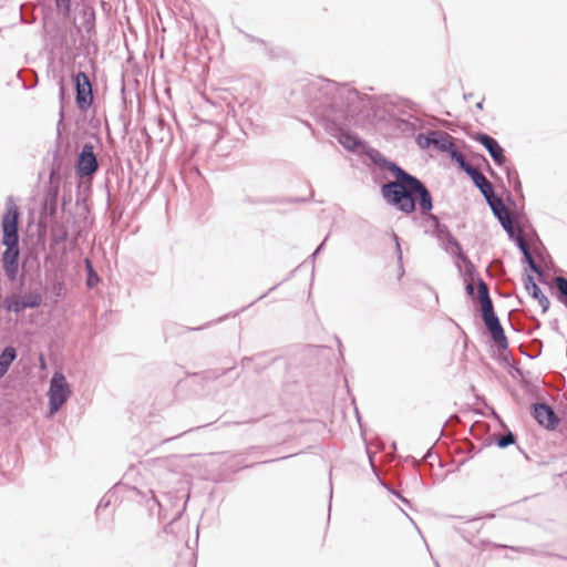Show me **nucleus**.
I'll return each instance as SVG.
<instances>
[{"label": "nucleus", "mask_w": 567, "mask_h": 567, "mask_svg": "<svg viewBox=\"0 0 567 567\" xmlns=\"http://www.w3.org/2000/svg\"><path fill=\"white\" fill-rule=\"evenodd\" d=\"M369 157L373 164L388 171L394 177L393 181L381 185L380 192L384 202L404 215H412L419 210L425 233L435 237L441 248L455 261H463L464 256L467 255L461 243L453 236L449 227L432 213L433 197L425 183L377 150L371 151Z\"/></svg>", "instance_id": "1"}, {"label": "nucleus", "mask_w": 567, "mask_h": 567, "mask_svg": "<svg viewBox=\"0 0 567 567\" xmlns=\"http://www.w3.org/2000/svg\"><path fill=\"white\" fill-rule=\"evenodd\" d=\"M303 105L324 131L336 137L348 151L357 152L363 145L355 133L346 130L357 122V116L372 107V99L348 84L317 78L301 89Z\"/></svg>", "instance_id": "2"}, {"label": "nucleus", "mask_w": 567, "mask_h": 567, "mask_svg": "<svg viewBox=\"0 0 567 567\" xmlns=\"http://www.w3.org/2000/svg\"><path fill=\"white\" fill-rule=\"evenodd\" d=\"M455 266L464 279L467 297L473 301H480L482 320L495 347L499 351H506L508 349V339L499 318L495 313L487 284L482 279L468 256H464V260L461 262L455 261Z\"/></svg>", "instance_id": "3"}, {"label": "nucleus", "mask_w": 567, "mask_h": 567, "mask_svg": "<svg viewBox=\"0 0 567 567\" xmlns=\"http://www.w3.org/2000/svg\"><path fill=\"white\" fill-rule=\"evenodd\" d=\"M20 209L13 196L6 199V212L1 220L2 245L6 247L1 256L2 268L6 277L14 281L19 274L20 260Z\"/></svg>", "instance_id": "4"}, {"label": "nucleus", "mask_w": 567, "mask_h": 567, "mask_svg": "<svg viewBox=\"0 0 567 567\" xmlns=\"http://www.w3.org/2000/svg\"><path fill=\"white\" fill-rule=\"evenodd\" d=\"M71 394L72 391L65 375L62 372H54L48 391L50 414H56L70 399Z\"/></svg>", "instance_id": "5"}, {"label": "nucleus", "mask_w": 567, "mask_h": 567, "mask_svg": "<svg viewBox=\"0 0 567 567\" xmlns=\"http://www.w3.org/2000/svg\"><path fill=\"white\" fill-rule=\"evenodd\" d=\"M75 104L81 113H86L94 103L92 82L84 71H78L73 75Z\"/></svg>", "instance_id": "6"}, {"label": "nucleus", "mask_w": 567, "mask_h": 567, "mask_svg": "<svg viewBox=\"0 0 567 567\" xmlns=\"http://www.w3.org/2000/svg\"><path fill=\"white\" fill-rule=\"evenodd\" d=\"M100 164L94 153L92 143L86 142L82 145L75 162V174L80 178L93 177L99 171Z\"/></svg>", "instance_id": "7"}, {"label": "nucleus", "mask_w": 567, "mask_h": 567, "mask_svg": "<svg viewBox=\"0 0 567 567\" xmlns=\"http://www.w3.org/2000/svg\"><path fill=\"white\" fill-rule=\"evenodd\" d=\"M61 176L59 169L52 168L49 174V182L43 197L42 212L50 218L58 213V200L60 195Z\"/></svg>", "instance_id": "8"}, {"label": "nucleus", "mask_w": 567, "mask_h": 567, "mask_svg": "<svg viewBox=\"0 0 567 567\" xmlns=\"http://www.w3.org/2000/svg\"><path fill=\"white\" fill-rule=\"evenodd\" d=\"M42 303V296L39 292H29L24 296L11 293L2 300V308L8 312L21 313L25 309L39 308Z\"/></svg>", "instance_id": "9"}, {"label": "nucleus", "mask_w": 567, "mask_h": 567, "mask_svg": "<svg viewBox=\"0 0 567 567\" xmlns=\"http://www.w3.org/2000/svg\"><path fill=\"white\" fill-rule=\"evenodd\" d=\"M396 106L399 112L403 115H408V117L396 118L395 128L404 135L414 134V132L422 125V121L417 116L410 113L415 110V103L411 100L402 99L398 102Z\"/></svg>", "instance_id": "10"}, {"label": "nucleus", "mask_w": 567, "mask_h": 567, "mask_svg": "<svg viewBox=\"0 0 567 567\" xmlns=\"http://www.w3.org/2000/svg\"><path fill=\"white\" fill-rule=\"evenodd\" d=\"M473 140L487 151L496 166L503 167L507 163L505 150L496 138L487 133L477 132L474 134Z\"/></svg>", "instance_id": "11"}, {"label": "nucleus", "mask_w": 567, "mask_h": 567, "mask_svg": "<svg viewBox=\"0 0 567 567\" xmlns=\"http://www.w3.org/2000/svg\"><path fill=\"white\" fill-rule=\"evenodd\" d=\"M532 416L546 430H555L560 420L554 409L545 402H536L532 404Z\"/></svg>", "instance_id": "12"}, {"label": "nucleus", "mask_w": 567, "mask_h": 567, "mask_svg": "<svg viewBox=\"0 0 567 567\" xmlns=\"http://www.w3.org/2000/svg\"><path fill=\"white\" fill-rule=\"evenodd\" d=\"M72 219V215H69L66 217L61 216L60 218H56L55 216L51 218L50 240L52 245L58 246L68 240L69 225Z\"/></svg>", "instance_id": "13"}, {"label": "nucleus", "mask_w": 567, "mask_h": 567, "mask_svg": "<svg viewBox=\"0 0 567 567\" xmlns=\"http://www.w3.org/2000/svg\"><path fill=\"white\" fill-rule=\"evenodd\" d=\"M523 282L530 297L538 301L539 306L542 307V311L546 312L550 306L549 299L543 293L539 286L535 282L534 277L529 274H526L523 277Z\"/></svg>", "instance_id": "14"}, {"label": "nucleus", "mask_w": 567, "mask_h": 567, "mask_svg": "<svg viewBox=\"0 0 567 567\" xmlns=\"http://www.w3.org/2000/svg\"><path fill=\"white\" fill-rule=\"evenodd\" d=\"M239 110H240V120H237V112H235L233 115V121L235 124H237L239 126L240 134L244 136H247L248 135L247 128L251 127L254 124L251 114H255L257 111L252 104H248L247 106L239 105Z\"/></svg>", "instance_id": "15"}, {"label": "nucleus", "mask_w": 567, "mask_h": 567, "mask_svg": "<svg viewBox=\"0 0 567 567\" xmlns=\"http://www.w3.org/2000/svg\"><path fill=\"white\" fill-rule=\"evenodd\" d=\"M508 238L515 244L522 255H525L530 251V248L525 239V231L522 225H516L512 227V230L505 231Z\"/></svg>", "instance_id": "16"}, {"label": "nucleus", "mask_w": 567, "mask_h": 567, "mask_svg": "<svg viewBox=\"0 0 567 567\" xmlns=\"http://www.w3.org/2000/svg\"><path fill=\"white\" fill-rule=\"evenodd\" d=\"M508 238L515 244L522 255H525L530 251V248L525 239V231L522 225H516L512 227V230L505 231Z\"/></svg>", "instance_id": "17"}, {"label": "nucleus", "mask_w": 567, "mask_h": 567, "mask_svg": "<svg viewBox=\"0 0 567 567\" xmlns=\"http://www.w3.org/2000/svg\"><path fill=\"white\" fill-rule=\"evenodd\" d=\"M18 351L12 346L4 347L0 352V379H2L16 361Z\"/></svg>", "instance_id": "18"}, {"label": "nucleus", "mask_w": 567, "mask_h": 567, "mask_svg": "<svg viewBox=\"0 0 567 567\" xmlns=\"http://www.w3.org/2000/svg\"><path fill=\"white\" fill-rule=\"evenodd\" d=\"M432 137V146L437 150L439 152H445L450 150L451 145L453 144L452 136L440 130H431Z\"/></svg>", "instance_id": "19"}, {"label": "nucleus", "mask_w": 567, "mask_h": 567, "mask_svg": "<svg viewBox=\"0 0 567 567\" xmlns=\"http://www.w3.org/2000/svg\"><path fill=\"white\" fill-rule=\"evenodd\" d=\"M82 27L87 34L95 30V10L92 6L84 4L81 12Z\"/></svg>", "instance_id": "20"}, {"label": "nucleus", "mask_w": 567, "mask_h": 567, "mask_svg": "<svg viewBox=\"0 0 567 567\" xmlns=\"http://www.w3.org/2000/svg\"><path fill=\"white\" fill-rule=\"evenodd\" d=\"M492 213L505 231L512 230V227L515 226L513 223V216H511L505 204H503L502 207L494 209Z\"/></svg>", "instance_id": "21"}, {"label": "nucleus", "mask_w": 567, "mask_h": 567, "mask_svg": "<svg viewBox=\"0 0 567 567\" xmlns=\"http://www.w3.org/2000/svg\"><path fill=\"white\" fill-rule=\"evenodd\" d=\"M507 182L513 187L514 192L523 195V186L517 169L513 165L505 164L504 166Z\"/></svg>", "instance_id": "22"}, {"label": "nucleus", "mask_w": 567, "mask_h": 567, "mask_svg": "<svg viewBox=\"0 0 567 567\" xmlns=\"http://www.w3.org/2000/svg\"><path fill=\"white\" fill-rule=\"evenodd\" d=\"M84 266H85V272H86L85 285L89 289H93L100 282V276L97 275L96 270L94 269V266H93L91 259L85 258Z\"/></svg>", "instance_id": "23"}, {"label": "nucleus", "mask_w": 567, "mask_h": 567, "mask_svg": "<svg viewBox=\"0 0 567 567\" xmlns=\"http://www.w3.org/2000/svg\"><path fill=\"white\" fill-rule=\"evenodd\" d=\"M556 284V298L559 302H561L565 307H567V279L565 277L558 276L555 279Z\"/></svg>", "instance_id": "24"}, {"label": "nucleus", "mask_w": 567, "mask_h": 567, "mask_svg": "<svg viewBox=\"0 0 567 567\" xmlns=\"http://www.w3.org/2000/svg\"><path fill=\"white\" fill-rule=\"evenodd\" d=\"M476 188L481 192L482 196L485 197L494 192L492 184L483 175L476 182L473 183Z\"/></svg>", "instance_id": "25"}, {"label": "nucleus", "mask_w": 567, "mask_h": 567, "mask_svg": "<svg viewBox=\"0 0 567 567\" xmlns=\"http://www.w3.org/2000/svg\"><path fill=\"white\" fill-rule=\"evenodd\" d=\"M446 153L449 154L450 158L457 164L458 168L464 163H466L464 155L454 143L451 145L450 150L446 151Z\"/></svg>", "instance_id": "26"}, {"label": "nucleus", "mask_w": 567, "mask_h": 567, "mask_svg": "<svg viewBox=\"0 0 567 567\" xmlns=\"http://www.w3.org/2000/svg\"><path fill=\"white\" fill-rule=\"evenodd\" d=\"M522 261L528 266L530 271L537 274L539 276V278H543L544 275H543L542 268L535 261V259L533 258L530 251L525 254V255H523Z\"/></svg>", "instance_id": "27"}, {"label": "nucleus", "mask_w": 567, "mask_h": 567, "mask_svg": "<svg viewBox=\"0 0 567 567\" xmlns=\"http://www.w3.org/2000/svg\"><path fill=\"white\" fill-rule=\"evenodd\" d=\"M54 6L56 11L63 17H70L72 12V0H54Z\"/></svg>", "instance_id": "28"}, {"label": "nucleus", "mask_w": 567, "mask_h": 567, "mask_svg": "<svg viewBox=\"0 0 567 567\" xmlns=\"http://www.w3.org/2000/svg\"><path fill=\"white\" fill-rule=\"evenodd\" d=\"M460 169H462L472 179L473 183L484 175L481 171L471 165L467 161L460 167Z\"/></svg>", "instance_id": "29"}, {"label": "nucleus", "mask_w": 567, "mask_h": 567, "mask_svg": "<svg viewBox=\"0 0 567 567\" xmlns=\"http://www.w3.org/2000/svg\"><path fill=\"white\" fill-rule=\"evenodd\" d=\"M460 169H462L472 179L473 183L484 175L481 171L471 165L467 161L460 167Z\"/></svg>", "instance_id": "30"}, {"label": "nucleus", "mask_w": 567, "mask_h": 567, "mask_svg": "<svg viewBox=\"0 0 567 567\" xmlns=\"http://www.w3.org/2000/svg\"><path fill=\"white\" fill-rule=\"evenodd\" d=\"M515 442H516V436L514 435V433L511 431H507L504 435H502L501 437H498L495 441V444L499 449H506L509 445L514 444Z\"/></svg>", "instance_id": "31"}, {"label": "nucleus", "mask_w": 567, "mask_h": 567, "mask_svg": "<svg viewBox=\"0 0 567 567\" xmlns=\"http://www.w3.org/2000/svg\"><path fill=\"white\" fill-rule=\"evenodd\" d=\"M432 137L431 131L427 133H419L415 136V142L420 148L425 150L432 146Z\"/></svg>", "instance_id": "32"}, {"label": "nucleus", "mask_w": 567, "mask_h": 567, "mask_svg": "<svg viewBox=\"0 0 567 567\" xmlns=\"http://www.w3.org/2000/svg\"><path fill=\"white\" fill-rule=\"evenodd\" d=\"M493 547L494 548H503V549H511L513 551H516V553H522V554H532L534 555L535 554V549L532 548V547H526V546H508V545H504V544H493Z\"/></svg>", "instance_id": "33"}, {"label": "nucleus", "mask_w": 567, "mask_h": 567, "mask_svg": "<svg viewBox=\"0 0 567 567\" xmlns=\"http://www.w3.org/2000/svg\"><path fill=\"white\" fill-rule=\"evenodd\" d=\"M484 199L486 200V203L492 212L494 209H497L498 207H502V205L504 204L502 198L497 194H495V192L485 196Z\"/></svg>", "instance_id": "34"}, {"label": "nucleus", "mask_w": 567, "mask_h": 567, "mask_svg": "<svg viewBox=\"0 0 567 567\" xmlns=\"http://www.w3.org/2000/svg\"><path fill=\"white\" fill-rule=\"evenodd\" d=\"M64 97H65V85H64L63 79H61L59 81V100H60V103H61V109H60V120H59V123H58V127L62 124L63 116H64V113H63V101H64Z\"/></svg>", "instance_id": "35"}, {"label": "nucleus", "mask_w": 567, "mask_h": 567, "mask_svg": "<svg viewBox=\"0 0 567 567\" xmlns=\"http://www.w3.org/2000/svg\"><path fill=\"white\" fill-rule=\"evenodd\" d=\"M511 216H513V223L515 226L519 224L525 229V225L528 223V219L523 212L515 209L513 213H511Z\"/></svg>", "instance_id": "36"}, {"label": "nucleus", "mask_w": 567, "mask_h": 567, "mask_svg": "<svg viewBox=\"0 0 567 567\" xmlns=\"http://www.w3.org/2000/svg\"><path fill=\"white\" fill-rule=\"evenodd\" d=\"M112 497H113V494L106 493L99 502V504L96 506V512H100L101 509L109 507L112 503Z\"/></svg>", "instance_id": "37"}, {"label": "nucleus", "mask_w": 567, "mask_h": 567, "mask_svg": "<svg viewBox=\"0 0 567 567\" xmlns=\"http://www.w3.org/2000/svg\"><path fill=\"white\" fill-rule=\"evenodd\" d=\"M393 239L395 241V252H396L398 261L400 264L401 275H403L402 250H401V246H400V243H399V237H398L396 234H393Z\"/></svg>", "instance_id": "38"}, {"label": "nucleus", "mask_w": 567, "mask_h": 567, "mask_svg": "<svg viewBox=\"0 0 567 567\" xmlns=\"http://www.w3.org/2000/svg\"><path fill=\"white\" fill-rule=\"evenodd\" d=\"M382 486H384L392 495H394L395 497H398L399 499H401L403 503L408 504L409 501L403 497L399 492L392 489L391 487H389L388 485H385L383 482H381Z\"/></svg>", "instance_id": "39"}, {"label": "nucleus", "mask_w": 567, "mask_h": 567, "mask_svg": "<svg viewBox=\"0 0 567 567\" xmlns=\"http://www.w3.org/2000/svg\"><path fill=\"white\" fill-rule=\"evenodd\" d=\"M240 32H241V33L244 34V37H245L248 41H250V42H256V43H259V44H261V45H265V44H266V43H265V41H264L262 39L256 38V37L251 35V34H249V33H246V32H244V31H240Z\"/></svg>", "instance_id": "40"}, {"label": "nucleus", "mask_w": 567, "mask_h": 567, "mask_svg": "<svg viewBox=\"0 0 567 567\" xmlns=\"http://www.w3.org/2000/svg\"><path fill=\"white\" fill-rule=\"evenodd\" d=\"M209 324H210V322H208L206 324H203V326H199V327H195V328L182 327V331L181 332L199 331V330L205 329Z\"/></svg>", "instance_id": "41"}, {"label": "nucleus", "mask_w": 567, "mask_h": 567, "mask_svg": "<svg viewBox=\"0 0 567 567\" xmlns=\"http://www.w3.org/2000/svg\"><path fill=\"white\" fill-rule=\"evenodd\" d=\"M328 239V236L322 240V243L316 248V250L312 252V255L310 256L312 259L316 258V256L321 251V249L323 248L326 241Z\"/></svg>", "instance_id": "42"}, {"label": "nucleus", "mask_w": 567, "mask_h": 567, "mask_svg": "<svg viewBox=\"0 0 567 567\" xmlns=\"http://www.w3.org/2000/svg\"><path fill=\"white\" fill-rule=\"evenodd\" d=\"M482 158L484 159V162L486 163L487 165V172L491 174L492 177H496V173L494 172V169L491 167V165L488 164V161L482 156Z\"/></svg>", "instance_id": "43"}, {"label": "nucleus", "mask_w": 567, "mask_h": 567, "mask_svg": "<svg viewBox=\"0 0 567 567\" xmlns=\"http://www.w3.org/2000/svg\"><path fill=\"white\" fill-rule=\"evenodd\" d=\"M506 200H507V204H508L511 207H513L514 209H516V200H515L511 195H508V196H507V199H506Z\"/></svg>", "instance_id": "44"}, {"label": "nucleus", "mask_w": 567, "mask_h": 567, "mask_svg": "<svg viewBox=\"0 0 567 567\" xmlns=\"http://www.w3.org/2000/svg\"><path fill=\"white\" fill-rule=\"evenodd\" d=\"M277 287H278V285L271 287L267 292H265L260 297H258L257 300L264 299L269 292L274 291Z\"/></svg>", "instance_id": "45"}, {"label": "nucleus", "mask_w": 567, "mask_h": 567, "mask_svg": "<svg viewBox=\"0 0 567 567\" xmlns=\"http://www.w3.org/2000/svg\"><path fill=\"white\" fill-rule=\"evenodd\" d=\"M432 453H433V452H432V449H429V450L426 451L425 455L423 456V460H427L429 457H431V456H432Z\"/></svg>", "instance_id": "46"}, {"label": "nucleus", "mask_w": 567, "mask_h": 567, "mask_svg": "<svg viewBox=\"0 0 567 567\" xmlns=\"http://www.w3.org/2000/svg\"><path fill=\"white\" fill-rule=\"evenodd\" d=\"M287 457H288V456H284V457H281V458L272 460L271 462H274V461H279V460H285V458H287ZM269 462H270V461H264V462H260L259 464H267V463H269Z\"/></svg>", "instance_id": "47"}, {"label": "nucleus", "mask_w": 567, "mask_h": 567, "mask_svg": "<svg viewBox=\"0 0 567 567\" xmlns=\"http://www.w3.org/2000/svg\"><path fill=\"white\" fill-rule=\"evenodd\" d=\"M23 85H24L25 89H32V87L35 86V82H32L31 84L24 83Z\"/></svg>", "instance_id": "48"}, {"label": "nucleus", "mask_w": 567, "mask_h": 567, "mask_svg": "<svg viewBox=\"0 0 567 567\" xmlns=\"http://www.w3.org/2000/svg\"><path fill=\"white\" fill-rule=\"evenodd\" d=\"M473 97V93H467V94H464V100L465 101H468L470 99Z\"/></svg>", "instance_id": "49"}, {"label": "nucleus", "mask_w": 567, "mask_h": 567, "mask_svg": "<svg viewBox=\"0 0 567 567\" xmlns=\"http://www.w3.org/2000/svg\"><path fill=\"white\" fill-rule=\"evenodd\" d=\"M54 289H60V290H62V289H63V284H62V282H58V284L54 286Z\"/></svg>", "instance_id": "50"}, {"label": "nucleus", "mask_w": 567, "mask_h": 567, "mask_svg": "<svg viewBox=\"0 0 567 567\" xmlns=\"http://www.w3.org/2000/svg\"><path fill=\"white\" fill-rule=\"evenodd\" d=\"M476 109L482 110L483 109V101H480L476 103Z\"/></svg>", "instance_id": "51"}, {"label": "nucleus", "mask_w": 567, "mask_h": 567, "mask_svg": "<svg viewBox=\"0 0 567 567\" xmlns=\"http://www.w3.org/2000/svg\"><path fill=\"white\" fill-rule=\"evenodd\" d=\"M65 206H66V199L63 197V200H62V209L63 210L65 209Z\"/></svg>", "instance_id": "52"}, {"label": "nucleus", "mask_w": 567, "mask_h": 567, "mask_svg": "<svg viewBox=\"0 0 567 567\" xmlns=\"http://www.w3.org/2000/svg\"><path fill=\"white\" fill-rule=\"evenodd\" d=\"M337 341H338L339 351L341 352V348H342L341 340L337 338Z\"/></svg>", "instance_id": "53"}, {"label": "nucleus", "mask_w": 567, "mask_h": 567, "mask_svg": "<svg viewBox=\"0 0 567 567\" xmlns=\"http://www.w3.org/2000/svg\"><path fill=\"white\" fill-rule=\"evenodd\" d=\"M494 517H495V514H493V513H489V514L486 515V518H488V519H492Z\"/></svg>", "instance_id": "54"}, {"label": "nucleus", "mask_w": 567, "mask_h": 567, "mask_svg": "<svg viewBox=\"0 0 567 567\" xmlns=\"http://www.w3.org/2000/svg\"><path fill=\"white\" fill-rule=\"evenodd\" d=\"M330 499L332 498V483L330 482V493H329Z\"/></svg>", "instance_id": "55"}, {"label": "nucleus", "mask_w": 567, "mask_h": 567, "mask_svg": "<svg viewBox=\"0 0 567 567\" xmlns=\"http://www.w3.org/2000/svg\"><path fill=\"white\" fill-rule=\"evenodd\" d=\"M251 422H254V421L251 420ZM247 423H250V421L237 422L236 424H247Z\"/></svg>", "instance_id": "56"}, {"label": "nucleus", "mask_w": 567, "mask_h": 567, "mask_svg": "<svg viewBox=\"0 0 567 567\" xmlns=\"http://www.w3.org/2000/svg\"><path fill=\"white\" fill-rule=\"evenodd\" d=\"M226 318H227V316H224V317L219 318L216 322H220V321H223Z\"/></svg>", "instance_id": "57"}, {"label": "nucleus", "mask_w": 567, "mask_h": 567, "mask_svg": "<svg viewBox=\"0 0 567 567\" xmlns=\"http://www.w3.org/2000/svg\"><path fill=\"white\" fill-rule=\"evenodd\" d=\"M153 501L155 504L159 505V503L157 502V499L155 497H153Z\"/></svg>", "instance_id": "58"}, {"label": "nucleus", "mask_w": 567, "mask_h": 567, "mask_svg": "<svg viewBox=\"0 0 567 567\" xmlns=\"http://www.w3.org/2000/svg\"><path fill=\"white\" fill-rule=\"evenodd\" d=\"M56 290V296H60V289H55Z\"/></svg>", "instance_id": "59"}, {"label": "nucleus", "mask_w": 567, "mask_h": 567, "mask_svg": "<svg viewBox=\"0 0 567 567\" xmlns=\"http://www.w3.org/2000/svg\"><path fill=\"white\" fill-rule=\"evenodd\" d=\"M328 509H329V512L331 511V504H329Z\"/></svg>", "instance_id": "60"}]
</instances>
